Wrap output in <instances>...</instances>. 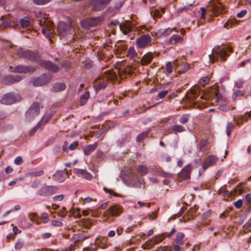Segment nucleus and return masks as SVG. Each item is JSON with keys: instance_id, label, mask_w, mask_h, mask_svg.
<instances>
[{"instance_id": "nucleus-36", "label": "nucleus", "mask_w": 251, "mask_h": 251, "mask_svg": "<svg viewBox=\"0 0 251 251\" xmlns=\"http://www.w3.org/2000/svg\"><path fill=\"white\" fill-rule=\"evenodd\" d=\"M20 23L21 26L23 28L28 27L30 25V22L27 17H25L21 19Z\"/></svg>"}, {"instance_id": "nucleus-60", "label": "nucleus", "mask_w": 251, "mask_h": 251, "mask_svg": "<svg viewBox=\"0 0 251 251\" xmlns=\"http://www.w3.org/2000/svg\"><path fill=\"white\" fill-rule=\"evenodd\" d=\"M246 201L251 204V194H247L245 196Z\"/></svg>"}, {"instance_id": "nucleus-64", "label": "nucleus", "mask_w": 251, "mask_h": 251, "mask_svg": "<svg viewBox=\"0 0 251 251\" xmlns=\"http://www.w3.org/2000/svg\"><path fill=\"white\" fill-rule=\"evenodd\" d=\"M180 245H178L176 244V245H174V251H180Z\"/></svg>"}, {"instance_id": "nucleus-5", "label": "nucleus", "mask_w": 251, "mask_h": 251, "mask_svg": "<svg viewBox=\"0 0 251 251\" xmlns=\"http://www.w3.org/2000/svg\"><path fill=\"white\" fill-rule=\"evenodd\" d=\"M21 100V97L18 94L9 93L4 95L0 100L2 104L9 105L12 104Z\"/></svg>"}, {"instance_id": "nucleus-13", "label": "nucleus", "mask_w": 251, "mask_h": 251, "mask_svg": "<svg viewBox=\"0 0 251 251\" xmlns=\"http://www.w3.org/2000/svg\"><path fill=\"white\" fill-rule=\"evenodd\" d=\"M218 160V158L214 155L208 156L204 160L202 168L203 170L206 169L209 167L214 165Z\"/></svg>"}, {"instance_id": "nucleus-20", "label": "nucleus", "mask_w": 251, "mask_h": 251, "mask_svg": "<svg viewBox=\"0 0 251 251\" xmlns=\"http://www.w3.org/2000/svg\"><path fill=\"white\" fill-rule=\"evenodd\" d=\"M41 65L43 67L45 68L46 69L52 71V72L55 73L57 72L59 68L57 66L52 64L50 61H44L41 63Z\"/></svg>"}, {"instance_id": "nucleus-27", "label": "nucleus", "mask_w": 251, "mask_h": 251, "mask_svg": "<svg viewBox=\"0 0 251 251\" xmlns=\"http://www.w3.org/2000/svg\"><path fill=\"white\" fill-rule=\"evenodd\" d=\"M66 85L63 83H57L55 84L52 88L54 92H59L66 89Z\"/></svg>"}, {"instance_id": "nucleus-43", "label": "nucleus", "mask_w": 251, "mask_h": 251, "mask_svg": "<svg viewBox=\"0 0 251 251\" xmlns=\"http://www.w3.org/2000/svg\"><path fill=\"white\" fill-rule=\"evenodd\" d=\"M50 118V116H44L42 118L41 121L39 122L37 126L38 125H42V124L45 125Z\"/></svg>"}, {"instance_id": "nucleus-44", "label": "nucleus", "mask_w": 251, "mask_h": 251, "mask_svg": "<svg viewBox=\"0 0 251 251\" xmlns=\"http://www.w3.org/2000/svg\"><path fill=\"white\" fill-rule=\"evenodd\" d=\"M43 174H44V171L43 170H41V171H39L38 172H34L30 173L29 174V175L32 176L36 177V176H41L43 175Z\"/></svg>"}, {"instance_id": "nucleus-11", "label": "nucleus", "mask_w": 251, "mask_h": 251, "mask_svg": "<svg viewBox=\"0 0 251 251\" xmlns=\"http://www.w3.org/2000/svg\"><path fill=\"white\" fill-rule=\"evenodd\" d=\"M122 212L121 209L117 206H113L109 207L107 210L103 212V215L107 219L111 216H117Z\"/></svg>"}, {"instance_id": "nucleus-48", "label": "nucleus", "mask_w": 251, "mask_h": 251, "mask_svg": "<svg viewBox=\"0 0 251 251\" xmlns=\"http://www.w3.org/2000/svg\"><path fill=\"white\" fill-rule=\"evenodd\" d=\"M245 229L248 230V231L251 230V218L249 220L247 223L244 226Z\"/></svg>"}, {"instance_id": "nucleus-52", "label": "nucleus", "mask_w": 251, "mask_h": 251, "mask_svg": "<svg viewBox=\"0 0 251 251\" xmlns=\"http://www.w3.org/2000/svg\"><path fill=\"white\" fill-rule=\"evenodd\" d=\"M168 93V90L163 91L160 92V93H158V97L160 99H163V98H164L167 95V94Z\"/></svg>"}, {"instance_id": "nucleus-57", "label": "nucleus", "mask_w": 251, "mask_h": 251, "mask_svg": "<svg viewBox=\"0 0 251 251\" xmlns=\"http://www.w3.org/2000/svg\"><path fill=\"white\" fill-rule=\"evenodd\" d=\"M64 198V195L62 194L56 195L53 197V200L55 201H62Z\"/></svg>"}, {"instance_id": "nucleus-17", "label": "nucleus", "mask_w": 251, "mask_h": 251, "mask_svg": "<svg viewBox=\"0 0 251 251\" xmlns=\"http://www.w3.org/2000/svg\"><path fill=\"white\" fill-rule=\"evenodd\" d=\"M111 25H117L119 26L120 29L122 31L123 34L127 35L129 31H131V27L127 24L126 25H121L117 21H112L111 23Z\"/></svg>"}, {"instance_id": "nucleus-40", "label": "nucleus", "mask_w": 251, "mask_h": 251, "mask_svg": "<svg viewBox=\"0 0 251 251\" xmlns=\"http://www.w3.org/2000/svg\"><path fill=\"white\" fill-rule=\"evenodd\" d=\"M189 119V115L188 114H184L182 115L179 119V122L182 124L187 123Z\"/></svg>"}, {"instance_id": "nucleus-30", "label": "nucleus", "mask_w": 251, "mask_h": 251, "mask_svg": "<svg viewBox=\"0 0 251 251\" xmlns=\"http://www.w3.org/2000/svg\"><path fill=\"white\" fill-rule=\"evenodd\" d=\"M245 92L244 91L237 90L234 92L232 96V99L235 101L238 98L244 96Z\"/></svg>"}, {"instance_id": "nucleus-63", "label": "nucleus", "mask_w": 251, "mask_h": 251, "mask_svg": "<svg viewBox=\"0 0 251 251\" xmlns=\"http://www.w3.org/2000/svg\"><path fill=\"white\" fill-rule=\"evenodd\" d=\"M123 227H121V226H119L118 227V228H117V230L116 231V232H117V234L118 235H120L122 234V233L123 232Z\"/></svg>"}, {"instance_id": "nucleus-35", "label": "nucleus", "mask_w": 251, "mask_h": 251, "mask_svg": "<svg viewBox=\"0 0 251 251\" xmlns=\"http://www.w3.org/2000/svg\"><path fill=\"white\" fill-rule=\"evenodd\" d=\"M127 55H128L130 58H134L136 56L137 53L136 51L135 50V49L134 47H130L127 51Z\"/></svg>"}, {"instance_id": "nucleus-16", "label": "nucleus", "mask_w": 251, "mask_h": 251, "mask_svg": "<svg viewBox=\"0 0 251 251\" xmlns=\"http://www.w3.org/2000/svg\"><path fill=\"white\" fill-rule=\"evenodd\" d=\"M192 167L191 165H187L184 167L179 173V176L183 179H186L190 177Z\"/></svg>"}, {"instance_id": "nucleus-4", "label": "nucleus", "mask_w": 251, "mask_h": 251, "mask_svg": "<svg viewBox=\"0 0 251 251\" xmlns=\"http://www.w3.org/2000/svg\"><path fill=\"white\" fill-rule=\"evenodd\" d=\"M74 30L72 24L69 21L67 23L61 21L58 24L57 32L59 36L61 37H66L72 33Z\"/></svg>"}, {"instance_id": "nucleus-41", "label": "nucleus", "mask_w": 251, "mask_h": 251, "mask_svg": "<svg viewBox=\"0 0 251 251\" xmlns=\"http://www.w3.org/2000/svg\"><path fill=\"white\" fill-rule=\"evenodd\" d=\"M209 81V78L207 76H204L201 78L199 83L202 86H204L207 84Z\"/></svg>"}, {"instance_id": "nucleus-62", "label": "nucleus", "mask_w": 251, "mask_h": 251, "mask_svg": "<svg viewBox=\"0 0 251 251\" xmlns=\"http://www.w3.org/2000/svg\"><path fill=\"white\" fill-rule=\"evenodd\" d=\"M40 183V181H38V180L35 181L32 184L31 187L33 188H36L39 186Z\"/></svg>"}, {"instance_id": "nucleus-32", "label": "nucleus", "mask_w": 251, "mask_h": 251, "mask_svg": "<svg viewBox=\"0 0 251 251\" xmlns=\"http://www.w3.org/2000/svg\"><path fill=\"white\" fill-rule=\"evenodd\" d=\"M174 30H176V28H168L163 30H159L158 33L160 35L165 37L170 35Z\"/></svg>"}, {"instance_id": "nucleus-28", "label": "nucleus", "mask_w": 251, "mask_h": 251, "mask_svg": "<svg viewBox=\"0 0 251 251\" xmlns=\"http://www.w3.org/2000/svg\"><path fill=\"white\" fill-rule=\"evenodd\" d=\"M90 97L89 92L88 91L85 92L80 97V103L81 105L85 104Z\"/></svg>"}, {"instance_id": "nucleus-45", "label": "nucleus", "mask_w": 251, "mask_h": 251, "mask_svg": "<svg viewBox=\"0 0 251 251\" xmlns=\"http://www.w3.org/2000/svg\"><path fill=\"white\" fill-rule=\"evenodd\" d=\"M34 2L38 5H43L45 4L49 1L50 0H33Z\"/></svg>"}, {"instance_id": "nucleus-15", "label": "nucleus", "mask_w": 251, "mask_h": 251, "mask_svg": "<svg viewBox=\"0 0 251 251\" xmlns=\"http://www.w3.org/2000/svg\"><path fill=\"white\" fill-rule=\"evenodd\" d=\"M35 70L34 68L31 67L24 66H17L14 67L13 69V71L15 73H28L33 72Z\"/></svg>"}, {"instance_id": "nucleus-56", "label": "nucleus", "mask_w": 251, "mask_h": 251, "mask_svg": "<svg viewBox=\"0 0 251 251\" xmlns=\"http://www.w3.org/2000/svg\"><path fill=\"white\" fill-rule=\"evenodd\" d=\"M201 18L202 20H205V13L206 12V9H205L203 7L201 8Z\"/></svg>"}, {"instance_id": "nucleus-46", "label": "nucleus", "mask_w": 251, "mask_h": 251, "mask_svg": "<svg viewBox=\"0 0 251 251\" xmlns=\"http://www.w3.org/2000/svg\"><path fill=\"white\" fill-rule=\"evenodd\" d=\"M244 84V81L242 79H238L235 82V85L238 88H242Z\"/></svg>"}, {"instance_id": "nucleus-18", "label": "nucleus", "mask_w": 251, "mask_h": 251, "mask_svg": "<svg viewBox=\"0 0 251 251\" xmlns=\"http://www.w3.org/2000/svg\"><path fill=\"white\" fill-rule=\"evenodd\" d=\"M66 176L67 174L64 172L62 171H57L53 175L52 178L56 181L62 182L65 180Z\"/></svg>"}, {"instance_id": "nucleus-7", "label": "nucleus", "mask_w": 251, "mask_h": 251, "mask_svg": "<svg viewBox=\"0 0 251 251\" xmlns=\"http://www.w3.org/2000/svg\"><path fill=\"white\" fill-rule=\"evenodd\" d=\"M151 37L149 34L142 35L136 40V46L138 48H145L151 45Z\"/></svg>"}, {"instance_id": "nucleus-55", "label": "nucleus", "mask_w": 251, "mask_h": 251, "mask_svg": "<svg viewBox=\"0 0 251 251\" xmlns=\"http://www.w3.org/2000/svg\"><path fill=\"white\" fill-rule=\"evenodd\" d=\"M51 224L53 226H62V223L60 221L58 220H52Z\"/></svg>"}, {"instance_id": "nucleus-8", "label": "nucleus", "mask_w": 251, "mask_h": 251, "mask_svg": "<svg viewBox=\"0 0 251 251\" xmlns=\"http://www.w3.org/2000/svg\"><path fill=\"white\" fill-rule=\"evenodd\" d=\"M43 34L48 38H50L53 33V28L52 23L47 20H44L43 22H40Z\"/></svg>"}, {"instance_id": "nucleus-42", "label": "nucleus", "mask_w": 251, "mask_h": 251, "mask_svg": "<svg viewBox=\"0 0 251 251\" xmlns=\"http://www.w3.org/2000/svg\"><path fill=\"white\" fill-rule=\"evenodd\" d=\"M148 132H144L138 135L136 138V140L138 142L141 141L146 136H147Z\"/></svg>"}, {"instance_id": "nucleus-2", "label": "nucleus", "mask_w": 251, "mask_h": 251, "mask_svg": "<svg viewBox=\"0 0 251 251\" xmlns=\"http://www.w3.org/2000/svg\"><path fill=\"white\" fill-rule=\"evenodd\" d=\"M230 51V48L226 46H217L214 47L212 50L211 54L209 55L210 61L214 62L218 58L225 60V57L228 55L227 52Z\"/></svg>"}, {"instance_id": "nucleus-47", "label": "nucleus", "mask_w": 251, "mask_h": 251, "mask_svg": "<svg viewBox=\"0 0 251 251\" xmlns=\"http://www.w3.org/2000/svg\"><path fill=\"white\" fill-rule=\"evenodd\" d=\"M166 70L168 74H170L172 72L173 67L171 62H168L166 64Z\"/></svg>"}, {"instance_id": "nucleus-31", "label": "nucleus", "mask_w": 251, "mask_h": 251, "mask_svg": "<svg viewBox=\"0 0 251 251\" xmlns=\"http://www.w3.org/2000/svg\"><path fill=\"white\" fill-rule=\"evenodd\" d=\"M171 40L175 44L181 43L183 41V38L178 35H173L171 37Z\"/></svg>"}, {"instance_id": "nucleus-25", "label": "nucleus", "mask_w": 251, "mask_h": 251, "mask_svg": "<svg viewBox=\"0 0 251 251\" xmlns=\"http://www.w3.org/2000/svg\"><path fill=\"white\" fill-rule=\"evenodd\" d=\"M46 75H43L41 77L35 78L33 82V85L35 86H39L45 84L47 81L44 80Z\"/></svg>"}, {"instance_id": "nucleus-51", "label": "nucleus", "mask_w": 251, "mask_h": 251, "mask_svg": "<svg viewBox=\"0 0 251 251\" xmlns=\"http://www.w3.org/2000/svg\"><path fill=\"white\" fill-rule=\"evenodd\" d=\"M247 13V11L246 10H243L237 14V17L239 18H242L244 17Z\"/></svg>"}, {"instance_id": "nucleus-37", "label": "nucleus", "mask_w": 251, "mask_h": 251, "mask_svg": "<svg viewBox=\"0 0 251 251\" xmlns=\"http://www.w3.org/2000/svg\"><path fill=\"white\" fill-rule=\"evenodd\" d=\"M193 6H194V5L192 3L186 4L184 6L178 9L177 10V12L178 13H180L183 11H187V10H189L191 7H193Z\"/></svg>"}, {"instance_id": "nucleus-38", "label": "nucleus", "mask_w": 251, "mask_h": 251, "mask_svg": "<svg viewBox=\"0 0 251 251\" xmlns=\"http://www.w3.org/2000/svg\"><path fill=\"white\" fill-rule=\"evenodd\" d=\"M234 128V125L233 123L229 122L227 124L226 126V134L228 136H229L230 134L231 131Z\"/></svg>"}, {"instance_id": "nucleus-19", "label": "nucleus", "mask_w": 251, "mask_h": 251, "mask_svg": "<svg viewBox=\"0 0 251 251\" xmlns=\"http://www.w3.org/2000/svg\"><path fill=\"white\" fill-rule=\"evenodd\" d=\"M19 55L31 60L36 59L37 56V55L34 52L30 50L20 52H19Z\"/></svg>"}, {"instance_id": "nucleus-22", "label": "nucleus", "mask_w": 251, "mask_h": 251, "mask_svg": "<svg viewBox=\"0 0 251 251\" xmlns=\"http://www.w3.org/2000/svg\"><path fill=\"white\" fill-rule=\"evenodd\" d=\"M106 239L104 237H98L95 240L94 244L99 248L105 249L106 247Z\"/></svg>"}, {"instance_id": "nucleus-29", "label": "nucleus", "mask_w": 251, "mask_h": 251, "mask_svg": "<svg viewBox=\"0 0 251 251\" xmlns=\"http://www.w3.org/2000/svg\"><path fill=\"white\" fill-rule=\"evenodd\" d=\"M137 171L142 176L147 175L148 172L147 167L143 165H139L137 168Z\"/></svg>"}, {"instance_id": "nucleus-14", "label": "nucleus", "mask_w": 251, "mask_h": 251, "mask_svg": "<svg viewBox=\"0 0 251 251\" xmlns=\"http://www.w3.org/2000/svg\"><path fill=\"white\" fill-rule=\"evenodd\" d=\"M163 239V236L161 234L154 236L151 239L147 241L146 245L148 247L151 248L155 244L162 242Z\"/></svg>"}, {"instance_id": "nucleus-61", "label": "nucleus", "mask_w": 251, "mask_h": 251, "mask_svg": "<svg viewBox=\"0 0 251 251\" xmlns=\"http://www.w3.org/2000/svg\"><path fill=\"white\" fill-rule=\"evenodd\" d=\"M211 214V212L210 210H207L205 212H204L202 215V218L203 219H206L210 216Z\"/></svg>"}, {"instance_id": "nucleus-21", "label": "nucleus", "mask_w": 251, "mask_h": 251, "mask_svg": "<svg viewBox=\"0 0 251 251\" xmlns=\"http://www.w3.org/2000/svg\"><path fill=\"white\" fill-rule=\"evenodd\" d=\"M76 174L87 180H91L92 178L90 173L83 169H75V171Z\"/></svg>"}, {"instance_id": "nucleus-6", "label": "nucleus", "mask_w": 251, "mask_h": 251, "mask_svg": "<svg viewBox=\"0 0 251 251\" xmlns=\"http://www.w3.org/2000/svg\"><path fill=\"white\" fill-rule=\"evenodd\" d=\"M209 10L215 15L224 12V6L218 0H213L210 2L208 6Z\"/></svg>"}, {"instance_id": "nucleus-49", "label": "nucleus", "mask_w": 251, "mask_h": 251, "mask_svg": "<svg viewBox=\"0 0 251 251\" xmlns=\"http://www.w3.org/2000/svg\"><path fill=\"white\" fill-rule=\"evenodd\" d=\"M23 158L21 156L17 157L14 160V163L17 165H20L23 163Z\"/></svg>"}, {"instance_id": "nucleus-9", "label": "nucleus", "mask_w": 251, "mask_h": 251, "mask_svg": "<svg viewBox=\"0 0 251 251\" xmlns=\"http://www.w3.org/2000/svg\"><path fill=\"white\" fill-rule=\"evenodd\" d=\"M100 17L90 18L81 21V25L83 28L87 29L97 25L100 21Z\"/></svg>"}, {"instance_id": "nucleus-10", "label": "nucleus", "mask_w": 251, "mask_h": 251, "mask_svg": "<svg viewBox=\"0 0 251 251\" xmlns=\"http://www.w3.org/2000/svg\"><path fill=\"white\" fill-rule=\"evenodd\" d=\"M57 188L54 186H44L41 187L38 192L39 195L47 197L56 192Z\"/></svg>"}, {"instance_id": "nucleus-53", "label": "nucleus", "mask_w": 251, "mask_h": 251, "mask_svg": "<svg viewBox=\"0 0 251 251\" xmlns=\"http://www.w3.org/2000/svg\"><path fill=\"white\" fill-rule=\"evenodd\" d=\"M78 146V142L77 141L74 142L73 143L70 145L69 149L71 150H74Z\"/></svg>"}, {"instance_id": "nucleus-34", "label": "nucleus", "mask_w": 251, "mask_h": 251, "mask_svg": "<svg viewBox=\"0 0 251 251\" xmlns=\"http://www.w3.org/2000/svg\"><path fill=\"white\" fill-rule=\"evenodd\" d=\"M171 129L175 132H181L185 131V128L181 125H176L173 126Z\"/></svg>"}, {"instance_id": "nucleus-26", "label": "nucleus", "mask_w": 251, "mask_h": 251, "mask_svg": "<svg viewBox=\"0 0 251 251\" xmlns=\"http://www.w3.org/2000/svg\"><path fill=\"white\" fill-rule=\"evenodd\" d=\"M185 235L182 232H178L176 235V243L178 245H183L185 243Z\"/></svg>"}, {"instance_id": "nucleus-59", "label": "nucleus", "mask_w": 251, "mask_h": 251, "mask_svg": "<svg viewBox=\"0 0 251 251\" xmlns=\"http://www.w3.org/2000/svg\"><path fill=\"white\" fill-rule=\"evenodd\" d=\"M21 77L19 75H16L13 77H12L11 83H14L15 82H18L21 79Z\"/></svg>"}, {"instance_id": "nucleus-33", "label": "nucleus", "mask_w": 251, "mask_h": 251, "mask_svg": "<svg viewBox=\"0 0 251 251\" xmlns=\"http://www.w3.org/2000/svg\"><path fill=\"white\" fill-rule=\"evenodd\" d=\"M24 245V241L23 239H18L14 245V248L16 250L21 249Z\"/></svg>"}, {"instance_id": "nucleus-24", "label": "nucleus", "mask_w": 251, "mask_h": 251, "mask_svg": "<svg viewBox=\"0 0 251 251\" xmlns=\"http://www.w3.org/2000/svg\"><path fill=\"white\" fill-rule=\"evenodd\" d=\"M152 59V54L151 53L146 54L141 59V62L142 65H147L150 63Z\"/></svg>"}, {"instance_id": "nucleus-58", "label": "nucleus", "mask_w": 251, "mask_h": 251, "mask_svg": "<svg viewBox=\"0 0 251 251\" xmlns=\"http://www.w3.org/2000/svg\"><path fill=\"white\" fill-rule=\"evenodd\" d=\"M133 70V67L132 66L127 68L125 70L124 73L131 75L132 74V71Z\"/></svg>"}, {"instance_id": "nucleus-54", "label": "nucleus", "mask_w": 251, "mask_h": 251, "mask_svg": "<svg viewBox=\"0 0 251 251\" xmlns=\"http://www.w3.org/2000/svg\"><path fill=\"white\" fill-rule=\"evenodd\" d=\"M190 65L187 63H185L183 65L182 70H181V71L183 73H185V72L189 71L190 70Z\"/></svg>"}, {"instance_id": "nucleus-1", "label": "nucleus", "mask_w": 251, "mask_h": 251, "mask_svg": "<svg viewBox=\"0 0 251 251\" xmlns=\"http://www.w3.org/2000/svg\"><path fill=\"white\" fill-rule=\"evenodd\" d=\"M116 73L108 71L104 72V74L97 77L94 82L93 86L96 91H99L105 88L108 80H112L116 78Z\"/></svg>"}, {"instance_id": "nucleus-12", "label": "nucleus", "mask_w": 251, "mask_h": 251, "mask_svg": "<svg viewBox=\"0 0 251 251\" xmlns=\"http://www.w3.org/2000/svg\"><path fill=\"white\" fill-rule=\"evenodd\" d=\"M111 0H92L95 10L99 11L107 4Z\"/></svg>"}, {"instance_id": "nucleus-23", "label": "nucleus", "mask_w": 251, "mask_h": 251, "mask_svg": "<svg viewBox=\"0 0 251 251\" xmlns=\"http://www.w3.org/2000/svg\"><path fill=\"white\" fill-rule=\"evenodd\" d=\"M97 143H95L93 144L88 145L86 146L84 149H83V152L86 155H89L92 152H93L94 150H96V149L97 147Z\"/></svg>"}, {"instance_id": "nucleus-39", "label": "nucleus", "mask_w": 251, "mask_h": 251, "mask_svg": "<svg viewBox=\"0 0 251 251\" xmlns=\"http://www.w3.org/2000/svg\"><path fill=\"white\" fill-rule=\"evenodd\" d=\"M219 108L220 110L224 112H226L230 109V108L227 105L226 102H224L223 104H220Z\"/></svg>"}, {"instance_id": "nucleus-3", "label": "nucleus", "mask_w": 251, "mask_h": 251, "mask_svg": "<svg viewBox=\"0 0 251 251\" xmlns=\"http://www.w3.org/2000/svg\"><path fill=\"white\" fill-rule=\"evenodd\" d=\"M42 106L38 103H34L26 111L25 117L27 121H31L39 117Z\"/></svg>"}, {"instance_id": "nucleus-50", "label": "nucleus", "mask_w": 251, "mask_h": 251, "mask_svg": "<svg viewBox=\"0 0 251 251\" xmlns=\"http://www.w3.org/2000/svg\"><path fill=\"white\" fill-rule=\"evenodd\" d=\"M234 204L237 208H240L243 205V201L241 199L238 200L234 202Z\"/></svg>"}]
</instances>
